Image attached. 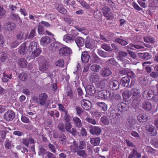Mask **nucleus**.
<instances>
[{
	"label": "nucleus",
	"mask_w": 158,
	"mask_h": 158,
	"mask_svg": "<svg viewBox=\"0 0 158 158\" xmlns=\"http://www.w3.org/2000/svg\"><path fill=\"white\" fill-rule=\"evenodd\" d=\"M98 96L99 99L108 101L112 100L114 98V93L106 90L100 92Z\"/></svg>",
	"instance_id": "1"
},
{
	"label": "nucleus",
	"mask_w": 158,
	"mask_h": 158,
	"mask_svg": "<svg viewBox=\"0 0 158 158\" xmlns=\"http://www.w3.org/2000/svg\"><path fill=\"white\" fill-rule=\"evenodd\" d=\"M145 130L148 134L150 136H154L157 134V131L155 127L151 125H146Z\"/></svg>",
	"instance_id": "2"
},
{
	"label": "nucleus",
	"mask_w": 158,
	"mask_h": 158,
	"mask_svg": "<svg viewBox=\"0 0 158 158\" xmlns=\"http://www.w3.org/2000/svg\"><path fill=\"white\" fill-rule=\"evenodd\" d=\"M59 52L61 56H67L72 53V50L70 48L65 47L61 48Z\"/></svg>",
	"instance_id": "3"
},
{
	"label": "nucleus",
	"mask_w": 158,
	"mask_h": 158,
	"mask_svg": "<svg viewBox=\"0 0 158 158\" xmlns=\"http://www.w3.org/2000/svg\"><path fill=\"white\" fill-rule=\"evenodd\" d=\"M85 90L87 93L91 95L97 93V90L94 86L93 85H88L85 88Z\"/></svg>",
	"instance_id": "4"
},
{
	"label": "nucleus",
	"mask_w": 158,
	"mask_h": 158,
	"mask_svg": "<svg viewBox=\"0 0 158 158\" xmlns=\"http://www.w3.org/2000/svg\"><path fill=\"white\" fill-rule=\"evenodd\" d=\"M131 91L133 99L137 101L141 96L140 90L137 88H134L132 89Z\"/></svg>",
	"instance_id": "5"
},
{
	"label": "nucleus",
	"mask_w": 158,
	"mask_h": 158,
	"mask_svg": "<svg viewBox=\"0 0 158 158\" xmlns=\"http://www.w3.org/2000/svg\"><path fill=\"white\" fill-rule=\"evenodd\" d=\"M102 12L104 16L107 19H112L113 18L112 14L108 7H104L102 9Z\"/></svg>",
	"instance_id": "6"
},
{
	"label": "nucleus",
	"mask_w": 158,
	"mask_h": 158,
	"mask_svg": "<svg viewBox=\"0 0 158 158\" xmlns=\"http://www.w3.org/2000/svg\"><path fill=\"white\" fill-rule=\"evenodd\" d=\"M48 95L45 93L41 94L39 96L38 102L40 104L44 106L46 104Z\"/></svg>",
	"instance_id": "7"
},
{
	"label": "nucleus",
	"mask_w": 158,
	"mask_h": 158,
	"mask_svg": "<svg viewBox=\"0 0 158 158\" xmlns=\"http://www.w3.org/2000/svg\"><path fill=\"white\" fill-rule=\"evenodd\" d=\"M143 96L146 99L151 100L154 97V92L152 90H145L143 93Z\"/></svg>",
	"instance_id": "8"
},
{
	"label": "nucleus",
	"mask_w": 158,
	"mask_h": 158,
	"mask_svg": "<svg viewBox=\"0 0 158 158\" xmlns=\"http://www.w3.org/2000/svg\"><path fill=\"white\" fill-rule=\"evenodd\" d=\"M15 117V114L13 111L9 110L5 113L4 118L7 121L12 120Z\"/></svg>",
	"instance_id": "9"
},
{
	"label": "nucleus",
	"mask_w": 158,
	"mask_h": 158,
	"mask_svg": "<svg viewBox=\"0 0 158 158\" xmlns=\"http://www.w3.org/2000/svg\"><path fill=\"white\" fill-rule=\"evenodd\" d=\"M82 108L86 110H89L91 108V104L89 101L83 100L81 102Z\"/></svg>",
	"instance_id": "10"
},
{
	"label": "nucleus",
	"mask_w": 158,
	"mask_h": 158,
	"mask_svg": "<svg viewBox=\"0 0 158 158\" xmlns=\"http://www.w3.org/2000/svg\"><path fill=\"white\" fill-rule=\"evenodd\" d=\"M89 80L92 83L98 82L99 81V75L96 73H93L90 75L89 77Z\"/></svg>",
	"instance_id": "11"
},
{
	"label": "nucleus",
	"mask_w": 158,
	"mask_h": 158,
	"mask_svg": "<svg viewBox=\"0 0 158 158\" xmlns=\"http://www.w3.org/2000/svg\"><path fill=\"white\" fill-rule=\"evenodd\" d=\"M120 84L117 81H111L109 84L110 88L114 90L118 89L119 86Z\"/></svg>",
	"instance_id": "12"
},
{
	"label": "nucleus",
	"mask_w": 158,
	"mask_h": 158,
	"mask_svg": "<svg viewBox=\"0 0 158 158\" xmlns=\"http://www.w3.org/2000/svg\"><path fill=\"white\" fill-rule=\"evenodd\" d=\"M89 131L92 135H98L100 133L101 129L98 127L93 126Z\"/></svg>",
	"instance_id": "13"
},
{
	"label": "nucleus",
	"mask_w": 158,
	"mask_h": 158,
	"mask_svg": "<svg viewBox=\"0 0 158 158\" xmlns=\"http://www.w3.org/2000/svg\"><path fill=\"white\" fill-rule=\"evenodd\" d=\"M130 79L128 77H123L120 81L121 85L123 87H127L130 83Z\"/></svg>",
	"instance_id": "14"
},
{
	"label": "nucleus",
	"mask_w": 158,
	"mask_h": 158,
	"mask_svg": "<svg viewBox=\"0 0 158 158\" xmlns=\"http://www.w3.org/2000/svg\"><path fill=\"white\" fill-rule=\"evenodd\" d=\"M51 40L50 38L47 36H44L42 37L40 40V43L41 45L45 46L50 43Z\"/></svg>",
	"instance_id": "15"
},
{
	"label": "nucleus",
	"mask_w": 158,
	"mask_h": 158,
	"mask_svg": "<svg viewBox=\"0 0 158 158\" xmlns=\"http://www.w3.org/2000/svg\"><path fill=\"white\" fill-rule=\"evenodd\" d=\"M90 56L87 52H83L82 53L81 60L83 63H87L89 60Z\"/></svg>",
	"instance_id": "16"
},
{
	"label": "nucleus",
	"mask_w": 158,
	"mask_h": 158,
	"mask_svg": "<svg viewBox=\"0 0 158 158\" xmlns=\"http://www.w3.org/2000/svg\"><path fill=\"white\" fill-rule=\"evenodd\" d=\"M28 42H25L21 44L19 50V52L20 54L24 55L25 53L26 46L28 45Z\"/></svg>",
	"instance_id": "17"
},
{
	"label": "nucleus",
	"mask_w": 158,
	"mask_h": 158,
	"mask_svg": "<svg viewBox=\"0 0 158 158\" xmlns=\"http://www.w3.org/2000/svg\"><path fill=\"white\" fill-rule=\"evenodd\" d=\"M111 73L112 72L109 69L107 68H102L100 72L101 75L104 77L109 76Z\"/></svg>",
	"instance_id": "18"
},
{
	"label": "nucleus",
	"mask_w": 158,
	"mask_h": 158,
	"mask_svg": "<svg viewBox=\"0 0 158 158\" xmlns=\"http://www.w3.org/2000/svg\"><path fill=\"white\" fill-rule=\"evenodd\" d=\"M84 38L80 37H77L75 40L76 44L79 48L82 47L84 44Z\"/></svg>",
	"instance_id": "19"
},
{
	"label": "nucleus",
	"mask_w": 158,
	"mask_h": 158,
	"mask_svg": "<svg viewBox=\"0 0 158 158\" xmlns=\"http://www.w3.org/2000/svg\"><path fill=\"white\" fill-rule=\"evenodd\" d=\"M54 138H59L60 140L62 142H65L66 141V137L63 133H58L53 135Z\"/></svg>",
	"instance_id": "20"
},
{
	"label": "nucleus",
	"mask_w": 158,
	"mask_h": 158,
	"mask_svg": "<svg viewBox=\"0 0 158 158\" xmlns=\"http://www.w3.org/2000/svg\"><path fill=\"white\" fill-rule=\"evenodd\" d=\"M4 145L5 148L7 149H11L14 147L12 142L8 139H6L4 142Z\"/></svg>",
	"instance_id": "21"
},
{
	"label": "nucleus",
	"mask_w": 158,
	"mask_h": 158,
	"mask_svg": "<svg viewBox=\"0 0 158 158\" xmlns=\"http://www.w3.org/2000/svg\"><path fill=\"white\" fill-rule=\"evenodd\" d=\"M137 119L139 122L143 123L148 120V117L145 114H141L137 116Z\"/></svg>",
	"instance_id": "22"
},
{
	"label": "nucleus",
	"mask_w": 158,
	"mask_h": 158,
	"mask_svg": "<svg viewBox=\"0 0 158 158\" xmlns=\"http://www.w3.org/2000/svg\"><path fill=\"white\" fill-rule=\"evenodd\" d=\"M118 107L119 110L123 112L127 110L128 105L123 102H120L118 104Z\"/></svg>",
	"instance_id": "23"
},
{
	"label": "nucleus",
	"mask_w": 158,
	"mask_h": 158,
	"mask_svg": "<svg viewBox=\"0 0 158 158\" xmlns=\"http://www.w3.org/2000/svg\"><path fill=\"white\" fill-rule=\"evenodd\" d=\"M75 39L69 34L64 35L63 37V40L66 42L70 43L73 42Z\"/></svg>",
	"instance_id": "24"
},
{
	"label": "nucleus",
	"mask_w": 158,
	"mask_h": 158,
	"mask_svg": "<svg viewBox=\"0 0 158 158\" xmlns=\"http://www.w3.org/2000/svg\"><path fill=\"white\" fill-rule=\"evenodd\" d=\"M139 56L141 59L147 60H149L152 57L151 55L147 52L139 53Z\"/></svg>",
	"instance_id": "25"
},
{
	"label": "nucleus",
	"mask_w": 158,
	"mask_h": 158,
	"mask_svg": "<svg viewBox=\"0 0 158 158\" xmlns=\"http://www.w3.org/2000/svg\"><path fill=\"white\" fill-rule=\"evenodd\" d=\"M143 150L144 152H147L149 154H153L156 152V150L151 147L147 146H143Z\"/></svg>",
	"instance_id": "26"
},
{
	"label": "nucleus",
	"mask_w": 158,
	"mask_h": 158,
	"mask_svg": "<svg viewBox=\"0 0 158 158\" xmlns=\"http://www.w3.org/2000/svg\"><path fill=\"white\" fill-rule=\"evenodd\" d=\"M73 121L75 127L78 128L81 127L82 126L80 119L77 117H75L73 118Z\"/></svg>",
	"instance_id": "27"
},
{
	"label": "nucleus",
	"mask_w": 158,
	"mask_h": 158,
	"mask_svg": "<svg viewBox=\"0 0 158 158\" xmlns=\"http://www.w3.org/2000/svg\"><path fill=\"white\" fill-rule=\"evenodd\" d=\"M56 9L60 13L63 14H65L67 13V10L64 8L61 4H58L56 6Z\"/></svg>",
	"instance_id": "28"
},
{
	"label": "nucleus",
	"mask_w": 158,
	"mask_h": 158,
	"mask_svg": "<svg viewBox=\"0 0 158 158\" xmlns=\"http://www.w3.org/2000/svg\"><path fill=\"white\" fill-rule=\"evenodd\" d=\"M141 156V154L139 153L136 150L133 149L132 154H129L128 158H140Z\"/></svg>",
	"instance_id": "29"
},
{
	"label": "nucleus",
	"mask_w": 158,
	"mask_h": 158,
	"mask_svg": "<svg viewBox=\"0 0 158 158\" xmlns=\"http://www.w3.org/2000/svg\"><path fill=\"white\" fill-rule=\"evenodd\" d=\"M37 43L35 42H32L30 43L28 47V50L31 52L37 48Z\"/></svg>",
	"instance_id": "30"
},
{
	"label": "nucleus",
	"mask_w": 158,
	"mask_h": 158,
	"mask_svg": "<svg viewBox=\"0 0 158 158\" xmlns=\"http://www.w3.org/2000/svg\"><path fill=\"white\" fill-rule=\"evenodd\" d=\"M101 69L100 65L97 64H93L90 67V69L92 71L96 73L99 72Z\"/></svg>",
	"instance_id": "31"
},
{
	"label": "nucleus",
	"mask_w": 158,
	"mask_h": 158,
	"mask_svg": "<svg viewBox=\"0 0 158 158\" xmlns=\"http://www.w3.org/2000/svg\"><path fill=\"white\" fill-rule=\"evenodd\" d=\"M85 47L88 48H91L92 46V40L88 38H86L84 41Z\"/></svg>",
	"instance_id": "32"
},
{
	"label": "nucleus",
	"mask_w": 158,
	"mask_h": 158,
	"mask_svg": "<svg viewBox=\"0 0 158 158\" xmlns=\"http://www.w3.org/2000/svg\"><path fill=\"white\" fill-rule=\"evenodd\" d=\"M100 141V139L99 137L94 138L90 139V142L92 145L97 146L99 144Z\"/></svg>",
	"instance_id": "33"
},
{
	"label": "nucleus",
	"mask_w": 158,
	"mask_h": 158,
	"mask_svg": "<svg viewBox=\"0 0 158 158\" xmlns=\"http://www.w3.org/2000/svg\"><path fill=\"white\" fill-rule=\"evenodd\" d=\"M78 148V145L77 142L75 141H73L72 145L70 147L71 150L74 152H77V151L79 150Z\"/></svg>",
	"instance_id": "34"
},
{
	"label": "nucleus",
	"mask_w": 158,
	"mask_h": 158,
	"mask_svg": "<svg viewBox=\"0 0 158 158\" xmlns=\"http://www.w3.org/2000/svg\"><path fill=\"white\" fill-rule=\"evenodd\" d=\"M142 106L143 108L148 110H150L152 108V105L148 101L144 102Z\"/></svg>",
	"instance_id": "35"
},
{
	"label": "nucleus",
	"mask_w": 158,
	"mask_h": 158,
	"mask_svg": "<svg viewBox=\"0 0 158 158\" xmlns=\"http://www.w3.org/2000/svg\"><path fill=\"white\" fill-rule=\"evenodd\" d=\"M128 46L131 49L133 50H135L136 49H141L143 48V46L135 44H130Z\"/></svg>",
	"instance_id": "36"
},
{
	"label": "nucleus",
	"mask_w": 158,
	"mask_h": 158,
	"mask_svg": "<svg viewBox=\"0 0 158 158\" xmlns=\"http://www.w3.org/2000/svg\"><path fill=\"white\" fill-rule=\"evenodd\" d=\"M96 104L104 111H105L107 110V106L104 102H98Z\"/></svg>",
	"instance_id": "37"
},
{
	"label": "nucleus",
	"mask_w": 158,
	"mask_h": 158,
	"mask_svg": "<svg viewBox=\"0 0 158 158\" xmlns=\"http://www.w3.org/2000/svg\"><path fill=\"white\" fill-rule=\"evenodd\" d=\"M122 96L124 99H126L127 100L128 99V100H129V98L132 96L131 91L127 90L124 91L122 93Z\"/></svg>",
	"instance_id": "38"
},
{
	"label": "nucleus",
	"mask_w": 158,
	"mask_h": 158,
	"mask_svg": "<svg viewBox=\"0 0 158 158\" xmlns=\"http://www.w3.org/2000/svg\"><path fill=\"white\" fill-rule=\"evenodd\" d=\"M76 1L79 2L84 8L88 9L90 7V5L85 2L84 0H76Z\"/></svg>",
	"instance_id": "39"
},
{
	"label": "nucleus",
	"mask_w": 158,
	"mask_h": 158,
	"mask_svg": "<svg viewBox=\"0 0 158 158\" xmlns=\"http://www.w3.org/2000/svg\"><path fill=\"white\" fill-rule=\"evenodd\" d=\"M5 26L6 29L7 30L11 31L14 29L15 25L14 23L8 22L5 25Z\"/></svg>",
	"instance_id": "40"
},
{
	"label": "nucleus",
	"mask_w": 158,
	"mask_h": 158,
	"mask_svg": "<svg viewBox=\"0 0 158 158\" xmlns=\"http://www.w3.org/2000/svg\"><path fill=\"white\" fill-rule=\"evenodd\" d=\"M41 50L40 49L37 48L36 49L33 50L32 51L31 56L32 58H35L38 56L40 54Z\"/></svg>",
	"instance_id": "41"
},
{
	"label": "nucleus",
	"mask_w": 158,
	"mask_h": 158,
	"mask_svg": "<svg viewBox=\"0 0 158 158\" xmlns=\"http://www.w3.org/2000/svg\"><path fill=\"white\" fill-rule=\"evenodd\" d=\"M19 64L20 67L24 68L27 65V62L25 59L22 58L19 60Z\"/></svg>",
	"instance_id": "42"
},
{
	"label": "nucleus",
	"mask_w": 158,
	"mask_h": 158,
	"mask_svg": "<svg viewBox=\"0 0 158 158\" xmlns=\"http://www.w3.org/2000/svg\"><path fill=\"white\" fill-rule=\"evenodd\" d=\"M58 110L62 113H64L66 115H67L68 111L65 109L64 105L61 104H58Z\"/></svg>",
	"instance_id": "43"
},
{
	"label": "nucleus",
	"mask_w": 158,
	"mask_h": 158,
	"mask_svg": "<svg viewBox=\"0 0 158 158\" xmlns=\"http://www.w3.org/2000/svg\"><path fill=\"white\" fill-rule=\"evenodd\" d=\"M49 67L48 64L47 63H45L40 65L39 70L42 72H44L48 69Z\"/></svg>",
	"instance_id": "44"
},
{
	"label": "nucleus",
	"mask_w": 158,
	"mask_h": 158,
	"mask_svg": "<svg viewBox=\"0 0 158 158\" xmlns=\"http://www.w3.org/2000/svg\"><path fill=\"white\" fill-rule=\"evenodd\" d=\"M115 41L123 46L127 45L128 43L127 41L126 40L119 38L116 39Z\"/></svg>",
	"instance_id": "45"
},
{
	"label": "nucleus",
	"mask_w": 158,
	"mask_h": 158,
	"mask_svg": "<svg viewBox=\"0 0 158 158\" xmlns=\"http://www.w3.org/2000/svg\"><path fill=\"white\" fill-rule=\"evenodd\" d=\"M143 39L144 41L146 42L152 44L155 42L154 38L150 36H146L144 37Z\"/></svg>",
	"instance_id": "46"
},
{
	"label": "nucleus",
	"mask_w": 158,
	"mask_h": 158,
	"mask_svg": "<svg viewBox=\"0 0 158 158\" xmlns=\"http://www.w3.org/2000/svg\"><path fill=\"white\" fill-rule=\"evenodd\" d=\"M76 152L79 156L85 158L87 156V154L85 150H81V149L79 150Z\"/></svg>",
	"instance_id": "47"
},
{
	"label": "nucleus",
	"mask_w": 158,
	"mask_h": 158,
	"mask_svg": "<svg viewBox=\"0 0 158 158\" xmlns=\"http://www.w3.org/2000/svg\"><path fill=\"white\" fill-rule=\"evenodd\" d=\"M94 18L97 19H100L102 16L101 12L100 10H95L94 14Z\"/></svg>",
	"instance_id": "48"
},
{
	"label": "nucleus",
	"mask_w": 158,
	"mask_h": 158,
	"mask_svg": "<svg viewBox=\"0 0 158 158\" xmlns=\"http://www.w3.org/2000/svg\"><path fill=\"white\" fill-rule=\"evenodd\" d=\"M101 47L103 49L107 51H110L112 50L110 45L107 44H103L101 45Z\"/></svg>",
	"instance_id": "49"
},
{
	"label": "nucleus",
	"mask_w": 158,
	"mask_h": 158,
	"mask_svg": "<svg viewBox=\"0 0 158 158\" xmlns=\"http://www.w3.org/2000/svg\"><path fill=\"white\" fill-rule=\"evenodd\" d=\"M151 81L150 76H146L144 78L143 81L140 80L141 83H142L144 85H146Z\"/></svg>",
	"instance_id": "50"
},
{
	"label": "nucleus",
	"mask_w": 158,
	"mask_h": 158,
	"mask_svg": "<svg viewBox=\"0 0 158 158\" xmlns=\"http://www.w3.org/2000/svg\"><path fill=\"white\" fill-rule=\"evenodd\" d=\"M69 34L72 37H73V38L75 39V37L78 35V33L76 29H72L69 32Z\"/></svg>",
	"instance_id": "51"
},
{
	"label": "nucleus",
	"mask_w": 158,
	"mask_h": 158,
	"mask_svg": "<svg viewBox=\"0 0 158 158\" xmlns=\"http://www.w3.org/2000/svg\"><path fill=\"white\" fill-rule=\"evenodd\" d=\"M7 55L5 52H2L0 53V60L2 62L5 61L7 58Z\"/></svg>",
	"instance_id": "52"
},
{
	"label": "nucleus",
	"mask_w": 158,
	"mask_h": 158,
	"mask_svg": "<svg viewBox=\"0 0 158 158\" xmlns=\"http://www.w3.org/2000/svg\"><path fill=\"white\" fill-rule=\"evenodd\" d=\"M19 77L21 80L25 81L27 79V75L26 73H23L19 75Z\"/></svg>",
	"instance_id": "53"
},
{
	"label": "nucleus",
	"mask_w": 158,
	"mask_h": 158,
	"mask_svg": "<svg viewBox=\"0 0 158 158\" xmlns=\"http://www.w3.org/2000/svg\"><path fill=\"white\" fill-rule=\"evenodd\" d=\"M120 61L122 62L121 65H119L121 67H126V65L127 64H129L130 63L129 61L127 59H121L120 60Z\"/></svg>",
	"instance_id": "54"
},
{
	"label": "nucleus",
	"mask_w": 158,
	"mask_h": 158,
	"mask_svg": "<svg viewBox=\"0 0 158 158\" xmlns=\"http://www.w3.org/2000/svg\"><path fill=\"white\" fill-rule=\"evenodd\" d=\"M38 33L40 34H44V29L43 26L40 23H39L38 27Z\"/></svg>",
	"instance_id": "55"
},
{
	"label": "nucleus",
	"mask_w": 158,
	"mask_h": 158,
	"mask_svg": "<svg viewBox=\"0 0 158 158\" xmlns=\"http://www.w3.org/2000/svg\"><path fill=\"white\" fill-rule=\"evenodd\" d=\"M101 120L105 125H107L109 123V120L106 116H102L101 118Z\"/></svg>",
	"instance_id": "56"
},
{
	"label": "nucleus",
	"mask_w": 158,
	"mask_h": 158,
	"mask_svg": "<svg viewBox=\"0 0 158 158\" xmlns=\"http://www.w3.org/2000/svg\"><path fill=\"white\" fill-rule=\"evenodd\" d=\"M64 60L63 59H59L55 63L56 66L60 67H63L64 65Z\"/></svg>",
	"instance_id": "57"
},
{
	"label": "nucleus",
	"mask_w": 158,
	"mask_h": 158,
	"mask_svg": "<svg viewBox=\"0 0 158 158\" xmlns=\"http://www.w3.org/2000/svg\"><path fill=\"white\" fill-rule=\"evenodd\" d=\"M106 63L108 64H111L113 65H117L118 64L117 62L114 58H111L107 60Z\"/></svg>",
	"instance_id": "58"
},
{
	"label": "nucleus",
	"mask_w": 158,
	"mask_h": 158,
	"mask_svg": "<svg viewBox=\"0 0 158 158\" xmlns=\"http://www.w3.org/2000/svg\"><path fill=\"white\" fill-rule=\"evenodd\" d=\"M72 127V125L70 122H66L65 123V129L67 131H70Z\"/></svg>",
	"instance_id": "59"
},
{
	"label": "nucleus",
	"mask_w": 158,
	"mask_h": 158,
	"mask_svg": "<svg viewBox=\"0 0 158 158\" xmlns=\"http://www.w3.org/2000/svg\"><path fill=\"white\" fill-rule=\"evenodd\" d=\"M11 18L13 20L16 21H19L21 22L22 21L21 19L18 15L13 13L11 14Z\"/></svg>",
	"instance_id": "60"
},
{
	"label": "nucleus",
	"mask_w": 158,
	"mask_h": 158,
	"mask_svg": "<svg viewBox=\"0 0 158 158\" xmlns=\"http://www.w3.org/2000/svg\"><path fill=\"white\" fill-rule=\"evenodd\" d=\"M48 147L50 151L53 153L56 152V150L55 146L53 144L49 143L48 145Z\"/></svg>",
	"instance_id": "61"
},
{
	"label": "nucleus",
	"mask_w": 158,
	"mask_h": 158,
	"mask_svg": "<svg viewBox=\"0 0 158 158\" xmlns=\"http://www.w3.org/2000/svg\"><path fill=\"white\" fill-rule=\"evenodd\" d=\"M73 94L72 90L67 91L66 93V98L67 99H71L73 97Z\"/></svg>",
	"instance_id": "62"
},
{
	"label": "nucleus",
	"mask_w": 158,
	"mask_h": 158,
	"mask_svg": "<svg viewBox=\"0 0 158 158\" xmlns=\"http://www.w3.org/2000/svg\"><path fill=\"white\" fill-rule=\"evenodd\" d=\"M58 128L61 132H64L65 131V126L62 123H60L59 124L58 126Z\"/></svg>",
	"instance_id": "63"
},
{
	"label": "nucleus",
	"mask_w": 158,
	"mask_h": 158,
	"mask_svg": "<svg viewBox=\"0 0 158 158\" xmlns=\"http://www.w3.org/2000/svg\"><path fill=\"white\" fill-rule=\"evenodd\" d=\"M86 120L88 123L93 125H95L97 123V122L94 119L92 118L89 117H87L86 119Z\"/></svg>",
	"instance_id": "64"
}]
</instances>
